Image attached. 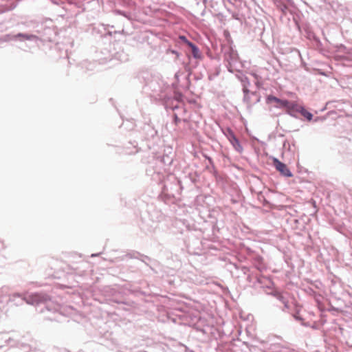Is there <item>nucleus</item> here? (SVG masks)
Returning a JSON list of instances; mask_svg holds the SVG:
<instances>
[{
    "instance_id": "0eeeda50",
    "label": "nucleus",
    "mask_w": 352,
    "mask_h": 352,
    "mask_svg": "<svg viewBox=\"0 0 352 352\" xmlns=\"http://www.w3.org/2000/svg\"><path fill=\"white\" fill-rule=\"evenodd\" d=\"M188 46L192 49V52L195 57L197 56V54L199 52V49L192 43H188Z\"/></svg>"
},
{
    "instance_id": "7ed1b4c3",
    "label": "nucleus",
    "mask_w": 352,
    "mask_h": 352,
    "mask_svg": "<svg viewBox=\"0 0 352 352\" xmlns=\"http://www.w3.org/2000/svg\"><path fill=\"white\" fill-rule=\"evenodd\" d=\"M266 102L267 104L275 102L276 108H285L289 105V101L287 100L279 99L272 95H269L266 98Z\"/></svg>"
},
{
    "instance_id": "39448f33",
    "label": "nucleus",
    "mask_w": 352,
    "mask_h": 352,
    "mask_svg": "<svg viewBox=\"0 0 352 352\" xmlns=\"http://www.w3.org/2000/svg\"><path fill=\"white\" fill-rule=\"evenodd\" d=\"M230 141L231 144H232V146H234V148L237 151H239L240 153L242 152L243 148H242L241 145L240 144L239 140L234 135H231Z\"/></svg>"
},
{
    "instance_id": "f03ea898",
    "label": "nucleus",
    "mask_w": 352,
    "mask_h": 352,
    "mask_svg": "<svg viewBox=\"0 0 352 352\" xmlns=\"http://www.w3.org/2000/svg\"><path fill=\"white\" fill-rule=\"evenodd\" d=\"M273 164L277 170H278L283 175L291 177H292V173L289 170L286 164L282 163L278 160L274 158L273 160Z\"/></svg>"
},
{
    "instance_id": "423d86ee",
    "label": "nucleus",
    "mask_w": 352,
    "mask_h": 352,
    "mask_svg": "<svg viewBox=\"0 0 352 352\" xmlns=\"http://www.w3.org/2000/svg\"><path fill=\"white\" fill-rule=\"evenodd\" d=\"M299 113H300L301 115L306 118L308 120H311L313 115L310 112L307 111L304 107L301 109Z\"/></svg>"
},
{
    "instance_id": "6e6552de",
    "label": "nucleus",
    "mask_w": 352,
    "mask_h": 352,
    "mask_svg": "<svg viewBox=\"0 0 352 352\" xmlns=\"http://www.w3.org/2000/svg\"><path fill=\"white\" fill-rule=\"evenodd\" d=\"M179 38L184 43H186L188 45V43H192L190 42L185 36L180 35Z\"/></svg>"
},
{
    "instance_id": "20e7f679",
    "label": "nucleus",
    "mask_w": 352,
    "mask_h": 352,
    "mask_svg": "<svg viewBox=\"0 0 352 352\" xmlns=\"http://www.w3.org/2000/svg\"><path fill=\"white\" fill-rule=\"evenodd\" d=\"M302 107V106L298 104L296 102L289 101V105L286 107V109L288 113L292 114L294 112H300Z\"/></svg>"
},
{
    "instance_id": "f257e3e1",
    "label": "nucleus",
    "mask_w": 352,
    "mask_h": 352,
    "mask_svg": "<svg viewBox=\"0 0 352 352\" xmlns=\"http://www.w3.org/2000/svg\"><path fill=\"white\" fill-rule=\"evenodd\" d=\"M50 296L44 293H34L27 297L28 303L38 304L49 300Z\"/></svg>"
}]
</instances>
